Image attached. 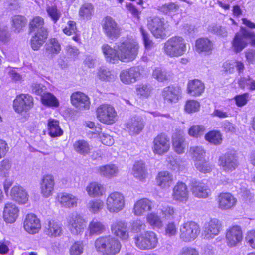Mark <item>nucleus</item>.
I'll list each match as a JSON object with an SVG mask.
<instances>
[{"label": "nucleus", "instance_id": "obj_26", "mask_svg": "<svg viewBox=\"0 0 255 255\" xmlns=\"http://www.w3.org/2000/svg\"><path fill=\"white\" fill-rule=\"evenodd\" d=\"M181 89L178 86H168L164 88L162 96L165 102L176 103L181 98Z\"/></svg>", "mask_w": 255, "mask_h": 255}, {"label": "nucleus", "instance_id": "obj_35", "mask_svg": "<svg viewBox=\"0 0 255 255\" xmlns=\"http://www.w3.org/2000/svg\"><path fill=\"white\" fill-rule=\"evenodd\" d=\"M86 190L88 195L91 197L102 196L106 192L104 185L97 182H92L86 187Z\"/></svg>", "mask_w": 255, "mask_h": 255}, {"label": "nucleus", "instance_id": "obj_49", "mask_svg": "<svg viewBox=\"0 0 255 255\" xmlns=\"http://www.w3.org/2000/svg\"><path fill=\"white\" fill-rule=\"evenodd\" d=\"M12 163L8 159H4L0 161V177L8 178L11 174Z\"/></svg>", "mask_w": 255, "mask_h": 255}, {"label": "nucleus", "instance_id": "obj_10", "mask_svg": "<svg viewBox=\"0 0 255 255\" xmlns=\"http://www.w3.org/2000/svg\"><path fill=\"white\" fill-rule=\"evenodd\" d=\"M219 165L226 172H231L238 166V159L235 152L229 151L222 155L219 158Z\"/></svg>", "mask_w": 255, "mask_h": 255}, {"label": "nucleus", "instance_id": "obj_8", "mask_svg": "<svg viewBox=\"0 0 255 255\" xmlns=\"http://www.w3.org/2000/svg\"><path fill=\"white\" fill-rule=\"evenodd\" d=\"M97 119L106 124L114 123L117 117V112L113 106L110 104H103L97 107L96 111Z\"/></svg>", "mask_w": 255, "mask_h": 255}, {"label": "nucleus", "instance_id": "obj_20", "mask_svg": "<svg viewBox=\"0 0 255 255\" xmlns=\"http://www.w3.org/2000/svg\"><path fill=\"white\" fill-rule=\"evenodd\" d=\"M141 76L139 67H133L121 71L120 77L121 81L127 84L134 83L139 80Z\"/></svg>", "mask_w": 255, "mask_h": 255}, {"label": "nucleus", "instance_id": "obj_23", "mask_svg": "<svg viewBox=\"0 0 255 255\" xmlns=\"http://www.w3.org/2000/svg\"><path fill=\"white\" fill-rule=\"evenodd\" d=\"M153 202L147 198H143L135 202L132 208V213L136 216H142L152 210Z\"/></svg>", "mask_w": 255, "mask_h": 255}, {"label": "nucleus", "instance_id": "obj_37", "mask_svg": "<svg viewBox=\"0 0 255 255\" xmlns=\"http://www.w3.org/2000/svg\"><path fill=\"white\" fill-rule=\"evenodd\" d=\"M74 150L78 154L84 156L90 154L92 146L86 140L81 139L76 141L73 143Z\"/></svg>", "mask_w": 255, "mask_h": 255}, {"label": "nucleus", "instance_id": "obj_30", "mask_svg": "<svg viewBox=\"0 0 255 255\" xmlns=\"http://www.w3.org/2000/svg\"><path fill=\"white\" fill-rule=\"evenodd\" d=\"M11 199L20 204H25L28 200V195L25 189L20 185H15L11 189Z\"/></svg>", "mask_w": 255, "mask_h": 255}, {"label": "nucleus", "instance_id": "obj_48", "mask_svg": "<svg viewBox=\"0 0 255 255\" xmlns=\"http://www.w3.org/2000/svg\"><path fill=\"white\" fill-rule=\"evenodd\" d=\"M205 139L211 144L218 145L222 142V136L220 132L217 130H213L209 132L205 135Z\"/></svg>", "mask_w": 255, "mask_h": 255}, {"label": "nucleus", "instance_id": "obj_13", "mask_svg": "<svg viewBox=\"0 0 255 255\" xmlns=\"http://www.w3.org/2000/svg\"><path fill=\"white\" fill-rule=\"evenodd\" d=\"M33 106V99L28 94H22L17 96L13 101V108L15 111L19 114L27 112Z\"/></svg>", "mask_w": 255, "mask_h": 255}, {"label": "nucleus", "instance_id": "obj_51", "mask_svg": "<svg viewBox=\"0 0 255 255\" xmlns=\"http://www.w3.org/2000/svg\"><path fill=\"white\" fill-rule=\"evenodd\" d=\"M194 166L197 170L203 173L210 172L212 169V165L204 158L198 160L194 163Z\"/></svg>", "mask_w": 255, "mask_h": 255}, {"label": "nucleus", "instance_id": "obj_63", "mask_svg": "<svg viewBox=\"0 0 255 255\" xmlns=\"http://www.w3.org/2000/svg\"><path fill=\"white\" fill-rule=\"evenodd\" d=\"M200 103L196 100H191L187 101L185 106V111L188 113L196 112L199 111Z\"/></svg>", "mask_w": 255, "mask_h": 255}, {"label": "nucleus", "instance_id": "obj_55", "mask_svg": "<svg viewBox=\"0 0 255 255\" xmlns=\"http://www.w3.org/2000/svg\"><path fill=\"white\" fill-rule=\"evenodd\" d=\"M208 29L211 33L223 37H226L228 34L226 27L218 24H212L208 26Z\"/></svg>", "mask_w": 255, "mask_h": 255}, {"label": "nucleus", "instance_id": "obj_6", "mask_svg": "<svg viewBox=\"0 0 255 255\" xmlns=\"http://www.w3.org/2000/svg\"><path fill=\"white\" fill-rule=\"evenodd\" d=\"M136 247L142 250H148L155 248L158 243L157 234L152 231H147L138 234L134 237Z\"/></svg>", "mask_w": 255, "mask_h": 255}, {"label": "nucleus", "instance_id": "obj_40", "mask_svg": "<svg viewBox=\"0 0 255 255\" xmlns=\"http://www.w3.org/2000/svg\"><path fill=\"white\" fill-rule=\"evenodd\" d=\"M48 129L49 134L52 137H59L63 134V131L59 126V122L55 119L48 120Z\"/></svg>", "mask_w": 255, "mask_h": 255}, {"label": "nucleus", "instance_id": "obj_24", "mask_svg": "<svg viewBox=\"0 0 255 255\" xmlns=\"http://www.w3.org/2000/svg\"><path fill=\"white\" fill-rule=\"evenodd\" d=\"M72 104L79 110L89 109L90 102L89 97L83 93L76 92L71 96Z\"/></svg>", "mask_w": 255, "mask_h": 255}, {"label": "nucleus", "instance_id": "obj_17", "mask_svg": "<svg viewBox=\"0 0 255 255\" xmlns=\"http://www.w3.org/2000/svg\"><path fill=\"white\" fill-rule=\"evenodd\" d=\"M222 229V224L217 219L214 218L205 224L202 235L205 238L213 239L219 234Z\"/></svg>", "mask_w": 255, "mask_h": 255}, {"label": "nucleus", "instance_id": "obj_64", "mask_svg": "<svg viewBox=\"0 0 255 255\" xmlns=\"http://www.w3.org/2000/svg\"><path fill=\"white\" fill-rule=\"evenodd\" d=\"M205 131V128L203 126L193 125L191 126L188 130L190 136L198 137L202 135Z\"/></svg>", "mask_w": 255, "mask_h": 255}, {"label": "nucleus", "instance_id": "obj_33", "mask_svg": "<svg viewBox=\"0 0 255 255\" xmlns=\"http://www.w3.org/2000/svg\"><path fill=\"white\" fill-rule=\"evenodd\" d=\"M58 201L62 207L71 208L77 206L78 198L72 194L63 193L58 195Z\"/></svg>", "mask_w": 255, "mask_h": 255}, {"label": "nucleus", "instance_id": "obj_36", "mask_svg": "<svg viewBox=\"0 0 255 255\" xmlns=\"http://www.w3.org/2000/svg\"><path fill=\"white\" fill-rule=\"evenodd\" d=\"M98 173L103 177L111 178L116 177L119 173L118 167L113 164L101 166L97 169Z\"/></svg>", "mask_w": 255, "mask_h": 255}, {"label": "nucleus", "instance_id": "obj_60", "mask_svg": "<svg viewBox=\"0 0 255 255\" xmlns=\"http://www.w3.org/2000/svg\"><path fill=\"white\" fill-rule=\"evenodd\" d=\"M12 26L15 30L19 32L25 25V19L20 15H15L12 17Z\"/></svg>", "mask_w": 255, "mask_h": 255}, {"label": "nucleus", "instance_id": "obj_56", "mask_svg": "<svg viewBox=\"0 0 255 255\" xmlns=\"http://www.w3.org/2000/svg\"><path fill=\"white\" fill-rule=\"evenodd\" d=\"M84 244L82 241L75 242L69 249L70 255H81L84 252Z\"/></svg>", "mask_w": 255, "mask_h": 255}, {"label": "nucleus", "instance_id": "obj_21", "mask_svg": "<svg viewBox=\"0 0 255 255\" xmlns=\"http://www.w3.org/2000/svg\"><path fill=\"white\" fill-rule=\"evenodd\" d=\"M112 233L116 237L123 240L129 238V231L127 223L121 220H116L111 225Z\"/></svg>", "mask_w": 255, "mask_h": 255}, {"label": "nucleus", "instance_id": "obj_27", "mask_svg": "<svg viewBox=\"0 0 255 255\" xmlns=\"http://www.w3.org/2000/svg\"><path fill=\"white\" fill-rule=\"evenodd\" d=\"M24 228L29 234H34L38 232L41 228L39 219L33 214L26 215L24 221Z\"/></svg>", "mask_w": 255, "mask_h": 255}, {"label": "nucleus", "instance_id": "obj_4", "mask_svg": "<svg viewBox=\"0 0 255 255\" xmlns=\"http://www.w3.org/2000/svg\"><path fill=\"white\" fill-rule=\"evenodd\" d=\"M249 42L255 47V33L241 27L240 31L235 34L231 41V48L234 53H239L248 46Z\"/></svg>", "mask_w": 255, "mask_h": 255}, {"label": "nucleus", "instance_id": "obj_22", "mask_svg": "<svg viewBox=\"0 0 255 255\" xmlns=\"http://www.w3.org/2000/svg\"><path fill=\"white\" fill-rule=\"evenodd\" d=\"M40 193L44 198L52 196L55 186L54 177L51 174L44 175L40 181Z\"/></svg>", "mask_w": 255, "mask_h": 255}, {"label": "nucleus", "instance_id": "obj_54", "mask_svg": "<svg viewBox=\"0 0 255 255\" xmlns=\"http://www.w3.org/2000/svg\"><path fill=\"white\" fill-rule=\"evenodd\" d=\"M152 77L158 82H162L168 80V75L164 68L156 67L153 71Z\"/></svg>", "mask_w": 255, "mask_h": 255}, {"label": "nucleus", "instance_id": "obj_58", "mask_svg": "<svg viewBox=\"0 0 255 255\" xmlns=\"http://www.w3.org/2000/svg\"><path fill=\"white\" fill-rule=\"evenodd\" d=\"M46 11L48 16L54 23L57 22L61 17V12L58 10L57 7L55 5L47 6Z\"/></svg>", "mask_w": 255, "mask_h": 255}, {"label": "nucleus", "instance_id": "obj_9", "mask_svg": "<svg viewBox=\"0 0 255 255\" xmlns=\"http://www.w3.org/2000/svg\"><path fill=\"white\" fill-rule=\"evenodd\" d=\"M199 232L200 228L197 223L193 221H188L181 225L179 237L184 242H191L196 238Z\"/></svg>", "mask_w": 255, "mask_h": 255}, {"label": "nucleus", "instance_id": "obj_45", "mask_svg": "<svg viewBox=\"0 0 255 255\" xmlns=\"http://www.w3.org/2000/svg\"><path fill=\"white\" fill-rule=\"evenodd\" d=\"M153 90L152 86L148 83H140L137 85L136 87L137 95L142 98L149 97Z\"/></svg>", "mask_w": 255, "mask_h": 255}, {"label": "nucleus", "instance_id": "obj_14", "mask_svg": "<svg viewBox=\"0 0 255 255\" xmlns=\"http://www.w3.org/2000/svg\"><path fill=\"white\" fill-rule=\"evenodd\" d=\"M68 227L74 235H78L83 232L85 221L83 217L76 212L69 215L67 218Z\"/></svg>", "mask_w": 255, "mask_h": 255}, {"label": "nucleus", "instance_id": "obj_41", "mask_svg": "<svg viewBox=\"0 0 255 255\" xmlns=\"http://www.w3.org/2000/svg\"><path fill=\"white\" fill-rule=\"evenodd\" d=\"M44 48L46 53L51 55L58 54L61 50V45L56 38L49 39Z\"/></svg>", "mask_w": 255, "mask_h": 255}, {"label": "nucleus", "instance_id": "obj_1", "mask_svg": "<svg viewBox=\"0 0 255 255\" xmlns=\"http://www.w3.org/2000/svg\"><path fill=\"white\" fill-rule=\"evenodd\" d=\"M106 61L110 63H117L119 61L129 62L134 60L138 54L139 46L135 41L122 39L113 48L107 44L101 47Z\"/></svg>", "mask_w": 255, "mask_h": 255}, {"label": "nucleus", "instance_id": "obj_18", "mask_svg": "<svg viewBox=\"0 0 255 255\" xmlns=\"http://www.w3.org/2000/svg\"><path fill=\"white\" fill-rule=\"evenodd\" d=\"M242 231L239 226H233L226 231V243L230 247L236 246L242 241Z\"/></svg>", "mask_w": 255, "mask_h": 255}, {"label": "nucleus", "instance_id": "obj_46", "mask_svg": "<svg viewBox=\"0 0 255 255\" xmlns=\"http://www.w3.org/2000/svg\"><path fill=\"white\" fill-rule=\"evenodd\" d=\"M195 47L196 51L200 53L201 52H210L211 51L213 44L207 38H200L196 40Z\"/></svg>", "mask_w": 255, "mask_h": 255}, {"label": "nucleus", "instance_id": "obj_44", "mask_svg": "<svg viewBox=\"0 0 255 255\" xmlns=\"http://www.w3.org/2000/svg\"><path fill=\"white\" fill-rule=\"evenodd\" d=\"M42 104L49 107H58L59 102L58 99L50 92L44 93L41 97Z\"/></svg>", "mask_w": 255, "mask_h": 255}, {"label": "nucleus", "instance_id": "obj_43", "mask_svg": "<svg viewBox=\"0 0 255 255\" xmlns=\"http://www.w3.org/2000/svg\"><path fill=\"white\" fill-rule=\"evenodd\" d=\"M90 235H98L105 230L104 224L97 219H93L90 223L88 227Z\"/></svg>", "mask_w": 255, "mask_h": 255}, {"label": "nucleus", "instance_id": "obj_11", "mask_svg": "<svg viewBox=\"0 0 255 255\" xmlns=\"http://www.w3.org/2000/svg\"><path fill=\"white\" fill-rule=\"evenodd\" d=\"M170 148V139L165 134H158L153 139L152 149L155 154L163 155L167 153Z\"/></svg>", "mask_w": 255, "mask_h": 255}, {"label": "nucleus", "instance_id": "obj_29", "mask_svg": "<svg viewBox=\"0 0 255 255\" xmlns=\"http://www.w3.org/2000/svg\"><path fill=\"white\" fill-rule=\"evenodd\" d=\"M63 228L62 224L54 220H49L45 223L44 233L50 237H56L61 236Z\"/></svg>", "mask_w": 255, "mask_h": 255}, {"label": "nucleus", "instance_id": "obj_38", "mask_svg": "<svg viewBox=\"0 0 255 255\" xmlns=\"http://www.w3.org/2000/svg\"><path fill=\"white\" fill-rule=\"evenodd\" d=\"M132 173L134 177L140 180L145 179L147 171L145 163L141 161L136 162L133 165Z\"/></svg>", "mask_w": 255, "mask_h": 255}, {"label": "nucleus", "instance_id": "obj_59", "mask_svg": "<svg viewBox=\"0 0 255 255\" xmlns=\"http://www.w3.org/2000/svg\"><path fill=\"white\" fill-rule=\"evenodd\" d=\"M147 221L153 227L160 228L163 225L160 217L154 213H150L147 215Z\"/></svg>", "mask_w": 255, "mask_h": 255}, {"label": "nucleus", "instance_id": "obj_50", "mask_svg": "<svg viewBox=\"0 0 255 255\" xmlns=\"http://www.w3.org/2000/svg\"><path fill=\"white\" fill-rule=\"evenodd\" d=\"M87 206L91 213L97 214L103 209L104 202L101 199H92L88 202Z\"/></svg>", "mask_w": 255, "mask_h": 255}, {"label": "nucleus", "instance_id": "obj_7", "mask_svg": "<svg viewBox=\"0 0 255 255\" xmlns=\"http://www.w3.org/2000/svg\"><path fill=\"white\" fill-rule=\"evenodd\" d=\"M126 200L123 193L114 191L110 193L106 199L107 210L111 213H118L125 207Z\"/></svg>", "mask_w": 255, "mask_h": 255}, {"label": "nucleus", "instance_id": "obj_47", "mask_svg": "<svg viewBox=\"0 0 255 255\" xmlns=\"http://www.w3.org/2000/svg\"><path fill=\"white\" fill-rule=\"evenodd\" d=\"M239 87L242 89L255 90V80L249 76L240 77L238 81Z\"/></svg>", "mask_w": 255, "mask_h": 255}, {"label": "nucleus", "instance_id": "obj_52", "mask_svg": "<svg viewBox=\"0 0 255 255\" xmlns=\"http://www.w3.org/2000/svg\"><path fill=\"white\" fill-rule=\"evenodd\" d=\"M189 153L194 163L205 158V151L201 146H193L190 148Z\"/></svg>", "mask_w": 255, "mask_h": 255}, {"label": "nucleus", "instance_id": "obj_28", "mask_svg": "<svg viewBox=\"0 0 255 255\" xmlns=\"http://www.w3.org/2000/svg\"><path fill=\"white\" fill-rule=\"evenodd\" d=\"M217 202L219 209L226 210L235 206L237 199L230 193H221L218 195Z\"/></svg>", "mask_w": 255, "mask_h": 255}, {"label": "nucleus", "instance_id": "obj_12", "mask_svg": "<svg viewBox=\"0 0 255 255\" xmlns=\"http://www.w3.org/2000/svg\"><path fill=\"white\" fill-rule=\"evenodd\" d=\"M104 33L110 39H116L121 34V28L117 22L111 17H105L102 21Z\"/></svg>", "mask_w": 255, "mask_h": 255}, {"label": "nucleus", "instance_id": "obj_5", "mask_svg": "<svg viewBox=\"0 0 255 255\" xmlns=\"http://www.w3.org/2000/svg\"><path fill=\"white\" fill-rule=\"evenodd\" d=\"M163 51L170 57H178L183 55L187 50V43L180 36H173L164 44Z\"/></svg>", "mask_w": 255, "mask_h": 255}, {"label": "nucleus", "instance_id": "obj_15", "mask_svg": "<svg viewBox=\"0 0 255 255\" xmlns=\"http://www.w3.org/2000/svg\"><path fill=\"white\" fill-rule=\"evenodd\" d=\"M149 29L156 38H163L165 36L166 23L165 19L159 17L153 18L148 21Z\"/></svg>", "mask_w": 255, "mask_h": 255}, {"label": "nucleus", "instance_id": "obj_32", "mask_svg": "<svg viewBox=\"0 0 255 255\" xmlns=\"http://www.w3.org/2000/svg\"><path fill=\"white\" fill-rule=\"evenodd\" d=\"M157 185L161 189H168L173 181V175L168 171L159 172L155 178Z\"/></svg>", "mask_w": 255, "mask_h": 255}, {"label": "nucleus", "instance_id": "obj_57", "mask_svg": "<svg viewBox=\"0 0 255 255\" xmlns=\"http://www.w3.org/2000/svg\"><path fill=\"white\" fill-rule=\"evenodd\" d=\"M179 9L177 5L174 3H170L163 5L161 7V11L166 14L172 16L178 12Z\"/></svg>", "mask_w": 255, "mask_h": 255}, {"label": "nucleus", "instance_id": "obj_42", "mask_svg": "<svg viewBox=\"0 0 255 255\" xmlns=\"http://www.w3.org/2000/svg\"><path fill=\"white\" fill-rule=\"evenodd\" d=\"M96 77L99 80L106 82L113 81L115 78L113 72L105 66H101L97 69Z\"/></svg>", "mask_w": 255, "mask_h": 255}, {"label": "nucleus", "instance_id": "obj_2", "mask_svg": "<svg viewBox=\"0 0 255 255\" xmlns=\"http://www.w3.org/2000/svg\"><path fill=\"white\" fill-rule=\"evenodd\" d=\"M29 30L33 33L31 39V48L35 51L38 50L45 42L48 37L43 18L40 16L34 17L30 22Z\"/></svg>", "mask_w": 255, "mask_h": 255}, {"label": "nucleus", "instance_id": "obj_31", "mask_svg": "<svg viewBox=\"0 0 255 255\" xmlns=\"http://www.w3.org/2000/svg\"><path fill=\"white\" fill-rule=\"evenodd\" d=\"M19 212V209L15 204L11 202L6 203L3 211L5 221L9 223H14L18 216Z\"/></svg>", "mask_w": 255, "mask_h": 255}, {"label": "nucleus", "instance_id": "obj_19", "mask_svg": "<svg viewBox=\"0 0 255 255\" xmlns=\"http://www.w3.org/2000/svg\"><path fill=\"white\" fill-rule=\"evenodd\" d=\"M190 188L194 196L198 198H207L210 193V190L205 183L195 179L191 181Z\"/></svg>", "mask_w": 255, "mask_h": 255}, {"label": "nucleus", "instance_id": "obj_39", "mask_svg": "<svg viewBox=\"0 0 255 255\" xmlns=\"http://www.w3.org/2000/svg\"><path fill=\"white\" fill-rule=\"evenodd\" d=\"M172 144L174 151L178 154L184 152L186 146L184 136L180 134H175L172 138Z\"/></svg>", "mask_w": 255, "mask_h": 255}, {"label": "nucleus", "instance_id": "obj_62", "mask_svg": "<svg viewBox=\"0 0 255 255\" xmlns=\"http://www.w3.org/2000/svg\"><path fill=\"white\" fill-rule=\"evenodd\" d=\"M101 130V128H96L95 131L96 133L99 134L102 143L107 146L112 145L114 143L113 138L108 134L105 133H100Z\"/></svg>", "mask_w": 255, "mask_h": 255}, {"label": "nucleus", "instance_id": "obj_3", "mask_svg": "<svg viewBox=\"0 0 255 255\" xmlns=\"http://www.w3.org/2000/svg\"><path fill=\"white\" fill-rule=\"evenodd\" d=\"M95 247L97 251L103 255H116L120 252L122 245L115 237L106 236L97 238Z\"/></svg>", "mask_w": 255, "mask_h": 255}, {"label": "nucleus", "instance_id": "obj_61", "mask_svg": "<svg viewBox=\"0 0 255 255\" xmlns=\"http://www.w3.org/2000/svg\"><path fill=\"white\" fill-rule=\"evenodd\" d=\"M146 224L144 221L141 219L133 220L130 223L131 230L133 233H139L144 230L146 228Z\"/></svg>", "mask_w": 255, "mask_h": 255}, {"label": "nucleus", "instance_id": "obj_53", "mask_svg": "<svg viewBox=\"0 0 255 255\" xmlns=\"http://www.w3.org/2000/svg\"><path fill=\"white\" fill-rule=\"evenodd\" d=\"M94 12L93 7L91 4L86 3L82 6L79 11V16L84 19H90Z\"/></svg>", "mask_w": 255, "mask_h": 255}, {"label": "nucleus", "instance_id": "obj_34", "mask_svg": "<svg viewBox=\"0 0 255 255\" xmlns=\"http://www.w3.org/2000/svg\"><path fill=\"white\" fill-rule=\"evenodd\" d=\"M204 84L199 80H190L187 84V93L192 96H200L204 91Z\"/></svg>", "mask_w": 255, "mask_h": 255}, {"label": "nucleus", "instance_id": "obj_16", "mask_svg": "<svg viewBox=\"0 0 255 255\" xmlns=\"http://www.w3.org/2000/svg\"><path fill=\"white\" fill-rule=\"evenodd\" d=\"M189 193L186 184L179 181L174 186L172 197L173 200L178 202L185 203L189 199Z\"/></svg>", "mask_w": 255, "mask_h": 255}, {"label": "nucleus", "instance_id": "obj_25", "mask_svg": "<svg viewBox=\"0 0 255 255\" xmlns=\"http://www.w3.org/2000/svg\"><path fill=\"white\" fill-rule=\"evenodd\" d=\"M126 128L131 135L138 134L143 129L144 124L142 118L135 116L129 119L126 124Z\"/></svg>", "mask_w": 255, "mask_h": 255}]
</instances>
